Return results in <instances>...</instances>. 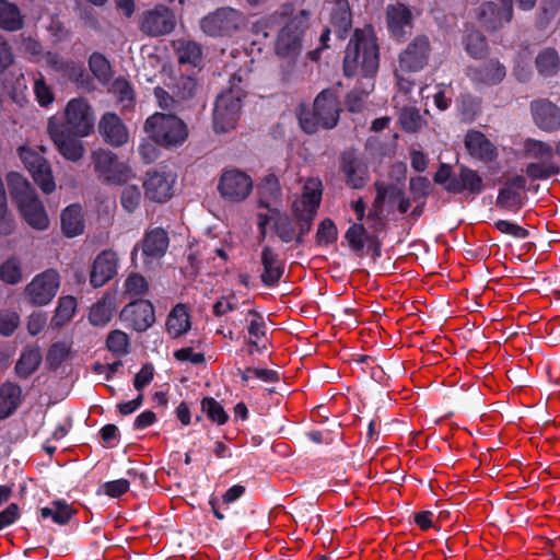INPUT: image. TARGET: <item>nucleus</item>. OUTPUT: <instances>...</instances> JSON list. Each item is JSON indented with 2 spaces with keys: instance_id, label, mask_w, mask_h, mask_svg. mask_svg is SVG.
I'll use <instances>...</instances> for the list:
<instances>
[{
  "instance_id": "42",
  "label": "nucleus",
  "mask_w": 560,
  "mask_h": 560,
  "mask_svg": "<svg viewBox=\"0 0 560 560\" xmlns=\"http://www.w3.org/2000/svg\"><path fill=\"white\" fill-rule=\"evenodd\" d=\"M399 124L406 132H417L425 124L419 109L415 106H404L399 113Z\"/></svg>"
},
{
  "instance_id": "26",
  "label": "nucleus",
  "mask_w": 560,
  "mask_h": 560,
  "mask_svg": "<svg viewBox=\"0 0 560 560\" xmlns=\"http://www.w3.org/2000/svg\"><path fill=\"white\" fill-rule=\"evenodd\" d=\"M260 264L262 266L261 282L266 287L277 285L284 272V261L271 247L265 246L261 250Z\"/></svg>"
},
{
  "instance_id": "37",
  "label": "nucleus",
  "mask_w": 560,
  "mask_h": 560,
  "mask_svg": "<svg viewBox=\"0 0 560 560\" xmlns=\"http://www.w3.org/2000/svg\"><path fill=\"white\" fill-rule=\"evenodd\" d=\"M23 25L24 16L20 8L9 0H0V27L8 32H15Z\"/></svg>"
},
{
  "instance_id": "60",
  "label": "nucleus",
  "mask_w": 560,
  "mask_h": 560,
  "mask_svg": "<svg viewBox=\"0 0 560 560\" xmlns=\"http://www.w3.org/2000/svg\"><path fill=\"white\" fill-rule=\"evenodd\" d=\"M120 315H154V306L149 300H137L127 304Z\"/></svg>"
},
{
  "instance_id": "36",
  "label": "nucleus",
  "mask_w": 560,
  "mask_h": 560,
  "mask_svg": "<svg viewBox=\"0 0 560 560\" xmlns=\"http://www.w3.org/2000/svg\"><path fill=\"white\" fill-rule=\"evenodd\" d=\"M61 230L68 237L80 235L84 231L82 207L78 203L68 206L61 212Z\"/></svg>"
},
{
  "instance_id": "16",
  "label": "nucleus",
  "mask_w": 560,
  "mask_h": 560,
  "mask_svg": "<svg viewBox=\"0 0 560 560\" xmlns=\"http://www.w3.org/2000/svg\"><path fill=\"white\" fill-rule=\"evenodd\" d=\"M302 48V37L299 33H294L288 30H281L277 44V55L283 59L282 75L285 81H290L294 77V68L298 56Z\"/></svg>"
},
{
  "instance_id": "54",
  "label": "nucleus",
  "mask_w": 560,
  "mask_h": 560,
  "mask_svg": "<svg viewBox=\"0 0 560 560\" xmlns=\"http://www.w3.org/2000/svg\"><path fill=\"white\" fill-rule=\"evenodd\" d=\"M527 154L538 161L552 160L553 149L548 143L537 140H528L526 142Z\"/></svg>"
},
{
  "instance_id": "13",
  "label": "nucleus",
  "mask_w": 560,
  "mask_h": 560,
  "mask_svg": "<svg viewBox=\"0 0 560 560\" xmlns=\"http://www.w3.org/2000/svg\"><path fill=\"white\" fill-rule=\"evenodd\" d=\"M19 156L42 191L45 194L52 192L56 184L49 162L42 154L27 147L19 149Z\"/></svg>"
},
{
  "instance_id": "17",
  "label": "nucleus",
  "mask_w": 560,
  "mask_h": 560,
  "mask_svg": "<svg viewBox=\"0 0 560 560\" xmlns=\"http://www.w3.org/2000/svg\"><path fill=\"white\" fill-rule=\"evenodd\" d=\"M43 59L47 67L61 74L63 78L77 83L78 85H84L86 82V74L81 63L63 58L59 54L47 51L43 56Z\"/></svg>"
},
{
  "instance_id": "15",
  "label": "nucleus",
  "mask_w": 560,
  "mask_h": 560,
  "mask_svg": "<svg viewBox=\"0 0 560 560\" xmlns=\"http://www.w3.org/2000/svg\"><path fill=\"white\" fill-rule=\"evenodd\" d=\"M176 25L175 15L165 5H155L141 14L140 31L151 37H159L173 32Z\"/></svg>"
},
{
  "instance_id": "7",
  "label": "nucleus",
  "mask_w": 560,
  "mask_h": 560,
  "mask_svg": "<svg viewBox=\"0 0 560 560\" xmlns=\"http://www.w3.org/2000/svg\"><path fill=\"white\" fill-rule=\"evenodd\" d=\"M47 132L58 153L67 161L77 163L85 154V147L81 136L69 131L61 120L52 116L47 121Z\"/></svg>"
},
{
  "instance_id": "53",
  "label": "nucleus",
  "mask_w": 560,
  "mask_h": 560,
  "mask_svg": "<svg viewBox=\"0 0 560 560\" xmlns=\"http://www.w3.org/2000/svg\"><path fill=\"white\" fill-rule=\"evenodd\" d=\"M409 191L413 201H424L430 195L431 183L423 176L412 177L409 180Z\"/></svg>"
},
{
  "instance_id": "9",
  "label": "nucleus",
  "mask_w": 560,
  "mask_h": 560,
  "mask_svg": "<svg viewBox=\"0 0 560 560\" xmlns=\"http://www.w3.org/2000/svg\"><path fill=\"white\" fill-rule=\"evenodd\" d=\"M61 124L67 130L73 131L81 137L92 133L95 124L93 107L84 97L71 98L63 110Z\"/></svg>"
},
{
  "instance_id": "11",
  "label": "nucleus",
  "mask_w": 560,
  "mask_h": 560,
  "mask_svg": "<svg viewBox=\"0 0 560 560\" xmlns=\"http://www.w3.org/2000/svg\"><path fill=\"white\" fill-rule=\"evenodd\" d=\"M253 190V179L244 171L229 168L222 172L218 182V191L228 202L240 203L247 199Z\"/></svg>"
},
{
  "instance_id": "21",
  "label": "nucleus",
  "mask_w": 560,
  "mask_h": 560,
  "mask_svg": "<svg viewBox=\"0 0 560 560\" xmlns=\"http://www.w3.org/2000/svg\"><path fill=\"white\" fill-rule=\"evenodd\" d=\"M98 131L104 141L120 147L129 139V132L122 120L114 113H105L98 122Z\"/></svg>"
},
{
  "instance_id": "1",
  "label": "nucleus",
  "mask_w": 560,
  "mask_h": 560,
  "mask_svg": "<svg viewBox=\"0 0 560 560\" xmlns=\"http://www.w3.org/2000/svg\"><path fill=\"white\" fill-rule=\"evenodd\" d=\"M250 71L247 67L240 68L230 78V86L224 90L215 101L213 109L214 131L228 132L235 128L242 108V98L245 96V86L249 81Z\"/></svg>"
},
{
  "instance_id": "35",
  "label": "nucleus",
  "mask_w": 560,
  "mask_h": 560,
  "mask_svg": "<svg viewBox=\"0 0 560 560\" xmlns=\"http://www.w3.org/2000/svg\"><path fill=\"white\" fill-rule=\"evenodd\" d=\"M39 514L43 520L50 518L54 524L63 526L77 514V510L66 500L58 499L42 508Z\"/></svg>"
},
{
  "instance_id": "34",
  "label": "nucleus",
  "mask_w": 560,
  "mask_h": 560,
  "mask_svg": "<svg viewBox=\"0 0 560 560\" xmlns=\"http://www.w3.org/2000/svg\"><path fill=\"white\" fill-rule=\"evenodd\" d=\"M42 361L43 355L39 347H26L21 352L14 366L16 377L26 380L38 370Z\"/></svg>"
},
{
  "instance_id": "25",
  "label": "nucleus",
  "mask_w": 560,
  "mask_h": 560,
  "mask_svg": "<svg viewBox=\"0 0 560 560\" xmlns=\"http://www.w3.org/2000/svg\"><path fill=\"white\" fill-rule=\"evenodd\" d=\"M464 143L468 153L482 162H492L498 156L497 148L480 131L471 130L467 132Z\"/></svg>"
},
{
  "instance_id": "47",
  "label": "nucleus",
  "mask_w": 560,
  "mask_h": 560,
  "mask_svg": "<svg viewBox=\"0 0 560 560\" xmlns=\"http://www.w3.org/2000/svg\"><path fill=\"white\" fill-rule=\"evenodd\" d=\"M70 354V347L62 341L52 343L46 354V362L51 370H57Z\"/></svg>"
},
{
  "instance_id": "38",
  "label": "nucleus",
  "mask_w": 560,
  "mask_h": 560,
  "mask_svg": "<svg viewBox=\"0 0 560 560\" xmlns=\"http://www.w3.org/2000/svg\"><path fill=\"white\" fill-rule=\"evenodd\" d=\"M174 47L179 63L196 67L201 62L202 48L198 43L189 39H177Z\"/></svg>"
},
{
  "instance_id": "51",
  "label": "nucleus",
  "mask_w": 560,
  "mask_h": 560,
  "mask_svg": "<svg viewBox=\"0 0 560 560\" xmlns=\"http://www.w3.org/2000/svg\"><path fill=\"white\" fill-rule=\"evenodd\" d=\"M376 189V206H383L385 199L387 198L392 202H397L401 197H404L405 192L402 189L395 185H385L383 183L375 184Z\"/></svg>"
},
{
  "instance_id": "4",
  "label": "nucleus",
  "mask_w": 560,
  "mask_h": 560,
  "mask_svg": "<svg viewBox=\"0 0 560 560\" xmlns=\"http://www.w3.org/2000/svg\"><path fill=\"white\" fill-rule=\"evenodd\" d=\"M340 107L335 93L330 90L322 91L313 103L312 109H303L299 120L302 129L307 133H315L318 129H331L339 120Z\"/></svg>"
},
{
  "instance_id": "2",
  "label": "nucleus",
  "mask_w": 560,
  "mask_h": 560,
  "mask_svg": "<svg viewBox=\"0 0 560 560\" xmlns=\"http://www.w3.org/2000/svg\"><path fill=\"white\" fill-rule=\"evenodd\" d=\"M378 46L371 31L355 30L343 59L345 74L353 77L361 73L372 78L378 70Z\"/></svg>"
},
{
  "instance_id": "24",
  "label": "nucleus",
  "mask_w": 560,
  "mask_h": 560,
  "mask_svg": "<svg viewBox=\"0 0 560 560\" xmlns=\"http://www.w3.org/2000/svg\"><path fill=\"white\" fill-rule=\"evenodd\" d=\"M506 75L505 67L497 59H490L477 67L468 68V77L477 84L495 85Z\"/></svg>"
},
{
  "instance_id": "6",
  "label": "nucleus",
  "mask_w": 560,
  "mask_h": 560,
  "mask_svg": "<svg viewBox=\"0 0 560 560\" xmlns=\"http://www.w3.org/2000/svg\"><path fill=\"white\" fill-rule=\"evenodd\" d=\"M320 200L322 182L318 178H308L304 184L301 197L295 199L292 205L294 218L300 225V233L296 237L298 243H301L303 235L311 231Z\"/></svg>"
},
{
  "instance_id": "41",
  "label": "nucleus",
  "mask_w": 560,
  "mask_h": 560,
  "mask_svg": "<svg viewBox=\"0 0 560 560\" xmlns=\"http://www.w3.org/2000/svg\"><path fill=\"white\" fill-rule=\"evenodd\" d=\"M200 405H201V411L207 416V418L211 422H213L218 425H223L229 421L230 416L224 410V407L213 397H211V396L203 397L201 399Z\"/></svg>"
},
{
  "instance_id": "45",
  "label": "nucleus",
  "mask_w": 560,
  "mask_h": 560,
  "mask_svg": "<svg viewBox=\"0 0 560 560\" xmlns=\"http://www.w3.org/2000/svg\"><path fill=\"white\" fill-rule=\"evenodd\" d=\"M0 279L8 284H16L22 280L21 261L11 257L0 265Z\"/></svg>"
},
{
  "instance_id": "14",
  "label": "nucleus",
  "mask_w": 560,
  "mask_h": 560,
  "mask_svg": "<svg viewBox=\"0 0 560 560\" xmlns=\"http://www.w3.org/2000/svg\"><path fill=\"white\" fill-rule=\"evenodd\" d=\"M431 55V43L428 36L417 35L399 54L398 68L400 72L421 71L429 61Z\"/></svg>"
},
{
  "instance_id": "55",
  "label": "nucleus",
  "mask_w": 560,
  "mask_h": 560,
  "mask_svg": "<svg viewBox=\"0 0 560 560\" xmlns=\"http://www.w3.org/2000/svg\"><path fill=\"white\" fill-rule=\"evenodd\" d=\"M141 191L136 185H127L121 191L120 202L128 212H133L140 205Z\"/></svg>"
},
{
  "instance_id": "22",
  "label": "nucleus",
  "mask_w": 560,
  "mask_h": 560,
  "mask_svg": "<svg viewBox=\"0 0 560 560\" xmlns=\"http://www.w3.org/2000/svg\"><path fill=\"white\" fill-rule=\"evenodd\" d=\"M387 26L395 38H402L411 32L412 13L401 3L389 4L386 8Z\"/></svg>"
},
{
  "instance_id": "58",
  "label": "nucleus",
  "mask_w": 560,
  "mask_h": 560,
  "mask_svg": "<svg viewBox=\"0 0 560 560\" xmlns=\"http://www.w3.org/2000/svg\"><path fill=\"white\" fill-rule=\"evenodd\" d=\"M190 317H167L166 330L172 338H178L191 328Z\"/></svg>"
},
{
  "instance_id": "57",
  "label": "nucleus",
  "mask_w": 560,
  "mask_h": 560,
  "mask_svg": "<svg viewBox=\"0 0 560 560\" xmlns=\"http://www.w3.org/2000/svg\"><path fill=\"white\" fill-rule=\"evenodd\" d=\"M248 338L246 340H264L271 341L268 336V326L264 317H254L248 326Z\"/></svg>"
},
{
  "instance_id": "8",
  "label": "nucleus",
  "mask_w": 560,
  "mask_h": 560,
  "mask_svg": "<svg viewBox=\"0 0 560 560\" xmlns=\"http://www.w3.org/2000/svg\"><path fill=\"white\" fill-rule=\"evenodd\" d=\"M91 159L98 178L108 185L125 184L133 177L130 167L109 150L97 149L91 153Z\"/></svg>"
},
{
  "instance_id": "31",
  "label": "nucleus",
  "mask_w": 560,
  "mask_h": 560,
  "mask_svg": "<svg viewBox=\"0 0 560 560\" xmlns=\"http://www.w3.org/2000/svg\"><path fill=\"white\" fill-rule=\"evenodd\" d=\"M22 401V388L19 384L7 381L0 385V420L15 412Z\"/></svg>"
},
{
  "instance_id": "56",
  "label": "nucleus",
  "mask_w": 560,
  "mask_h": 560,
  "mask_svg": "<svg viewBox=\"0 0 560 560\" xmlns=\"http://www.w3.org/2000/svg\"><path fill=\"white\" fill-rule=\"evenodd\" d=\"M337 240V228L330 219H325L320 222L317 232L316 241L319 245H328Z\"/></svg>"
},
{
  "instance_id": "62",
  "label": "nucleus",
  "mask_w": 560,
  "mask_h": 560,
  "mask_svg": "<svg viewBox=\"0 0 560 560\" xmlns=\"http://www.w3.org/2000/svg\"><path fill=\"white\" fill-rule=\"evenodd\" d=\"M113 92L124 106H129L133 100V91L129 82L125 79H117L113 84Z\"/></svg>"
},
{
  "instance_id": "46",
  "label": "nucleus",
  "mask_w": 560,
  "mask_h": 560,
  "mask_svg": "<svg viewBox=\"0 0 560 560\" xmlns=\"http://www.w3.org/2000/svg\"><path fill=\"white\" fill-rule=\"evenodd\" d=\"M130 346L129 337L121 330H113L106 338V348L116 355H125L128 353Z\"/></svg>"
},
{
  "instance_id": "59",
  "label": "nucleus",
  "mask_w": 560,
  "mask_h": 560,
  "mask_svg": "<svg viewBox=\"0 0 560 560\" xmlns=\"http://www.w3.org/2000/svg\"><path fill=\"white\" fill-rule=\"evenodd\" d=\"M310 16L311 14L308 11L300 10L296 14L293 15L290 22L283 26L282 30L299 33V35L302 37L303 33L308 27Z\"/></svg>"
},
{
  "instance_id": "40",
  "label": "nucleus",
  "mask_w": 560,
  "mask_h": 560,
  "mask_svg": "<svg viewBox=\"0 0 560 560\" xmlns=\"http://www.w3.org/2000/svg\"><path fill=\"white\" fill-rule=\"evenodd\" d=\"M331 23L340 38L351 27V12L347 0H336L335 9L331 13Z\"/></svg>"
},
{
  "instance_id": "23",
  "label": "nucleus",
  "mask_w": 560,
  "mask_h": 560,
  "mask_svg": "<svg viewBox=\"0 0 560 560\" xmlns=\"http://www.w3.org/2000/svg\"><path fill=\"white\" fill-rule=\"evenodd\" d=\"M246 492V488L243 485H234L230 487L223 494L222 500L219 502L215 498L209 500V505L214 517L219 521H223L226 517L233 520H240L241 516L237 511L231 509V504L242 498Z\"/></svg>"
},
{
  "instance_id": "29",
  "label": "nucleus",
  "mask_w": 560,
  "mask_h": 560,
  "mask_svg": "<svg viewBox=\"0 0 560 560\" xmlns=\"http://www.w3.org/2000/svg\"><path fill=\"white\" fill-rule=\"evenodd\" d=\"M482 178L477 172L466 166H460L458 175L454 176L445 186V189L452 194L468 190L470 194L477 195L482 191Z\"/></svg>"
},
{
  "instance_id": "32",
  "label": "nucleus",
  "mask_w": 560,
  "mask_h": 560,
  "mask_svg": "<svg viewBox=\"0 0 560 560\" xmlns=\"http://www.w3.org/2000/svg\"><path fill=\"white\" fill-rule=\"evenodd\" d=\"M168 247L167 233L158 228L149 231L141 244L142 255L149 259L161 258Z\"/></svg>"
},
{
  "instance_id": "19",
  "label": "nucleus",
  "mask_w": 560,
  "mask_h": 560,
  "mask_svg": "<svg viewBox=\"0 0 560 560\" xmlns=\"http://www.w3.org/2000/svg\"><path fill=\"white\" fill-rule=\"evenodd\" d=\"M174 178L164 172H148L143 183L145 197L155 202H164L173 195Z\"/></svg>"
},
{
  "instance_id": "61",
  "label": "nucleus",
  "mask_w": 560,
  "mask_h": 560,
  "mask_svg": "<svg viewBox=\"0 0 560 560\" xmlns=\"http://www.w3.org/2000/svg\"><path fill=\"white\" fill-rule=\"evenodd\" d=\"M373 89V83H368L366 91H358L353 90L347 95V106L350 112H361L363 109L364 101L369 94V92Z\"/></svg>"
},
{
  "instance_id": "33",
  "label": "nucleus",
  "mask_w": 560,
  "mask_h": 560,
  "mask_svg": "<svg viewBox=\"0 0 560 560\" xmlns=\"http://www.w3.org/2000/svg\"><path fill=\"white\" fill-rule=\"evenodd\" d=\"M341 170L346 175L347 184L354 189L363 187L368 182L366 166L352 154L343 155Z\"/></svg>"
},
{
  "instance_id": "63",
  "label": "nucleus",
  "mask_w": 560,
  "mask_h": 560,
  "mask_svg": "<svg viewBox=\"0 0 560 560\" xmlns=\"http://www.w3.org/2000/svg\"><path fill=\"white\" fill-rule=\"evenodd\" d=\"M154 366L152 363H144L140 371L135 375L133 386L137 390H141L147 387L153 380Z\"/></svg>"
},
{
  "instance_id": "20",
  "label": "nucleus",
  "mask_w": 560,
  "mask_h": 560,
  "mask_svg": "<svg viewBox=\"0 0 560 560\" xmlns=\"http://www.w3.org/2000/svg\"><path fill=\"white\" fill-rule=\"evenodd\" d=\"M525 187L526 179L521 175L508 179L499 191L495 201L497 207L510 211L520 210L523 207L524 196L522 191Z\"/></svg>"
},
{
  "instance_id": "18",
  "label": "nucleus",
  "mask_w": 560,
  "mask_h": 560,
  "mask_svg": "<svg viewBox=\"0 0 560 560\" xmlns=\"http://www.w3.org/2000/svg\"><path fill=\"white\" fill-rule=\"evenodd\" d=\"M118 268V256L110 249L103 250L94 259L90 282L94 288L104 285L115 277Z\"/></svg>"
},
{
  "instance_id": "49",
  "label": "nucleus",
  "mask_w": 560,
  "mask_h": 560,
  "mask_svg": "<svg viewBox=\"0 0 560 560\" xmlns=\"http://www.w3.org/2000/svg\"><path fill=\"white\" fill-rule=\"evenodd\" d=\"M345 237L352 250L360 252L364 247L368 233L362 223H354L348 229Z\"/></svg>"
},
{
  "instance_id": "39",
  "label": "nucleus",
  "mask_w": 560,
  "mask_h": 560,
  "mask_svg": "<svg viewBox=\"0 0 560 560\" xmlns=\"http://www.w3.org/2000/svg\"><path fill=\"white\" fill-rule=\"evenodd\" d=\"M535 63L538 72L544 77H552L560 69V57L556 49L545 48L536 56Z\"/></svg>"
},
{
  "instance_id": "30",
  "label": "nucleus",
  "mask_w": 560,
  "mask_h": 560,
  "mask_svg": "<svg viewBox=\"0 0 560 560\" xmlns=\"http://www.w3.org/2000/svg\"><path fill=\"white\" fill-rule=\"evenodd\" d=\"M282 190L275 174L267 175L259 186V207L276 211L281 203Z\"/></svg>"
},
{
  "instance_id": "5",
  "label": "nucleus",
  "mask_w": 560,
  "mask_h": 560,
  "mask_svg": "<svg viewBox=\"0 0 560 560\" xmlns=\"http://www.w3.org/2000/svg\"><path fill=\"white\" fill-rule=\"evenodd\" d=\"M145 132L160 145L179 147L188 138L186 124L175 115L155 113L144 124Z\"/></svg>"
},
{
  "instance_id": "64",
  "label": "nucleus",
  "mask_w": 560,
  "mask_h": 560,
  "mask_svg": "<svg viewBox=\"0 0 560 560\" xmlns=\"http://www.w3.org/2000/svg\"><path fill=\"white\" fill-rule=\"evenodd\" d=\"M34 92L42 106H47L54 101V94L42 75L34 82Z\"/></svg>"
},
{
  "instance_id": "3",
  "label": "nucleus",
  "mask_w": 560,
  "mask_h": 560,
  "mask_svg": "<svg viewBox=\"0 0 560 560\" xmlns=\"http://www.w3.org/2000/svg\"><path fill=\"white\" fill-rule=\"evenodd\" d=\"M7 183L24 220L36 230H46L49 219L31 183L18 172H10Z\"/></svg>"
},
{
  "instance_id": "27",
  "label": "nucleus",
  "mask_w": 560,
  "mask_h": 560,
  "mask_svg": "<svg viewBox=\"0 0 560 560\" xmlns=\"http://www.w3.org/2000/svg\"><path fill=\"white\" fill-rule=\"evenodd\" d=\"M532 114L536 125L544 130L560 128V108L547 100L532 102Z\"/></svg>"
},
{
  "instance_id": "52",
  "label": "nucleus",
  "mask_w": 560,
  "mask_h": 560,
  "mask_svg": "<svg viewBox=\"0 0 560 560\" xmlns=\"http://www.w3.org/2000/svg\"><path fill=\"white\" fill-rule=\"evenodd\" d=\"M129 487L130 480L126 478L106 481L100 487V489L97 490V494L104 493L109 498L117 499L120 498L126 492H128Z\"/></svg>"
},
{
  "instance_id": "12",
  "label": "nucleus",
  "mask_w": 560,
  "mask_h": 560,
  "mask_svg": "<svg viewBox=\"0 0 560 560\" xmlns=\"http://www.w3.org/2000/svg\"><path fill=\"white\" fill-rule=\"evenodd\" d=\"M60 287V276L55 269H47L36 275L25 287V299L33 305H47L55 298Z\"/></svg>"
},
{
  "instance_id": "28",
  "label": "nucleus",
  "mask_w": 560,
  "mask_h": 560,
  "mask_svg": "<svg viewBox=\"0 0 560 560\" xmlns=\"http://www.w3.org/2000/svg\"><path fill=\"white\" fill-rule=\"evenodd\" d=\"M512 16L513 8L502 7V9H499L494 2L481 4L477 12L479 22L489 31H495L505 23L511 22Z\"/></svg>"
},
{
  "instance_id": "44",
  "label": "nucleus",
  "mask_w": 560,
  "mask_h": 560,
  "mask_svg": "<svg viewBox=\"0 0 560 560\" xmlns=\"http://www.w3.org/2000/svg\"><path fill=\"white\" fill-rule=\"evenodd\" d=\"M89 67L93 75L101 82H107L112 77L108 60L100 52H93L89 59Z\"/></svg>"
},
{
  "instance_id": "10",
  "label": "nucleus",
  "mask_w": 560,
  "mask_h": 560,
  "mask_svg": "<svg viewBox=\"0 0 560 560\" xmlns=\"http://www.w3.org/2000/svg\"><path fill=\"white\" fill-rule=\"evenodd\" d=\"M245 24L242 12L223 7L206 15L201 22V30L209 36H231Z\"/></svg>"
},
{
  "instance_id": "50",
  "label": "nucleus",
  "mask_w": 560,
  "mask_h": 560,
  "mask_svg": "<svg viewBox=\"0 0 560 560\" xmlns=\"http://www.w3.org/2000/svg\"><path fill=\"white\" fill-rule=\"evenodd\" d=\"M244 308L240 310L236 303L235 296L224 298L218 301L214 305L215 315H223L228 312H238L245 315H258L253 308L249 307V304L243 303Z\"/></svg>"
},
{
  "instance_id": "43",
  "label": "nucleus",
  "mask_w": 560,
  "mask_h": 560,
  "mask_svg": "<svg viewBox=\"0 0 560 560\" xmlns=\"http://www.w3.org/2000/svg\"><path fill=\"white\" fill-rule=\"evenodd\" d=\"M560 173V166L556 164L552 160L549 161H537L529 163L526 166V174L529 178L536 179H547L551 176L558 175Z\"/></svg>"
},
{
  "instance_id": "48",
  "label": "nucleus",
  "mask_w": 560,
  "mask_h": 560,
  "mask_svg": "<svg viewBox=\"0 0 560 560\" xmlns=\"http://www.w3.org/2000/svg\"><path fill=\"white\" fill-rule=\"evenodd\" d=\"M465 48L471 57L482 58L487 54L488 45L481 33L472 31L465 38Z\"/></svg>"
}]
</instances>
